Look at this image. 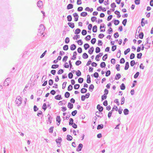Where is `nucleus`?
<instances>
[{
	"label": "nucleus",
	"mask_w": 153,
	"mask_h": 153,
	"mask_svg": "<svg viewBox=\"0 0 153 153\" xmlns=\"http://www.w3.org/2000/svg\"><path fill=\"white\" fill-rule=\"evenodd\" d=\"M39 33L38 35H43L44 31L45 30V27L42 24H41L39 25V28L38 29Z\"/></svg>",
	"instance_id": "f257e3e1"
},
{
	"label": "nucleus",
	"mask_w": 153,
	"mask_h": 153,
	"mask_svg": "<svg viewBox=\"0 0 153 153\" xmlns=\"http://www.w3.org/2000/svg\"><path fill=\"white\" fill-rule=\"evenodd\" d=\"M10 81L11 78L10 77H8L7 78L4 82V86L6 87L7 86H8L9 85V83L10 82Z\"/></svg>",
	"instance_id": "f03ea898"
},
{
	"label": "nucleus",
	"mask_w": 153,
	"mask_h": 153,
	"mask_svg": "<svg viewBox=\"0 0 153 153\" xmlns=\"http://www.w3.org/2000/svg\"><path fill=\"white\" fill-rule=\"evenodd\" d=\"M17 65L15 66V67H13L12 69V70L9 72V76L11 77L13 75V74L15 72L17 68Z\"/></svg>",
	"instance_id": "7ed1b4c3"
},
{
	"label": "nucleus",
	"mask_w": 153,
	"mask_h": 153,
	"mask_svg": "<svg viewBox=\"0 0 153 153\" xmlns=\"http://www.w3.org/2000/svg\"><path fill=\"white\" fill-rule=\"evenodd\" d=\"M83 145L82 144L80 143L79 144L77 148L76 149L77 152L80 151L83 147Z\"/></svg>",
	"instance_id": "20e7f679"
},
{
	"label": "nucleus",
	"mask_w": 153,
	"mask_h": 153,
	"mask_svg": "<svg viewBox=\"0 0 153 153\" xmlns=\"http://www.w3.org/2000/svg\"><path fill=\"white\" fill-rule=\"evenodd\" d=\"M97 109H98L100 112H101L102 111L103 108V107L102 106H101L100 104H98L97 106Z\"/></svg>",
	"instance_id": "39448f33"
},
{
	"label": "nucleus",
	"mask_w": 153,
	"mask_h": 153,
	"mask_svg": "<svg viewBox=\"0 0 153 153\" xmlns=\"http://www.w3.org/2000/svg\"><path fill=\"white\" fill-rule=\"evenodd\" d=\"M73 16L74 17V21L76 22L78 21L79 18V16L78 14L77 13H75L73 14Z\"/></svg>",
	"instance_id": "423d86ee"
},
{
	"label": "nucleus",
	"mask_w": 153,
	"mask_h": 153,
	"mask_svg": "<svg viewBox=\"0 0 153 153\" xmlns=\"http://www.w3.org/2000/svg\"><path fill=\"white\" fill-rule=\"evenodd\" d=\"M37 5L39 7L42 8L43 6L42 2L40 0L39 1L37 2Z\"/></svg>",
	"instance_id": "0eeeda50"
},
{
	"label": "nucleus",
	"mask_w": 153,
	"mask_h": 153,
	"mask_svg": "<svg viewBox=\"0 0 153 153\" xmlns=\"http://www.w3.org/2000/svg\"><path fill=\"white\" fill-rule=\"evenodd\" d=\"M55 141L57 144L60 145V143L62 141V139L61 137H59V138L56 139Z\"/></svg>",
	"instance_id": "6e6552de"
},
{
	"label": "nucleus",
	"mask_w": 153,
	"mask_h": 153,
	"mask_svg": "<svg viewBox=\"0 0 153 153\" xmlns=\"http://www.w3.org/2000/svg\"><path fill=\"white\" fill-rule=\"evenodd\" d=\"M56 122L59 123V124H58V123H57V124L58 126H59L61 120L60 116H57L56 117Z\"/></svg>",
	"instance_id": "1a4fd4ad"
},
{
	"label": "nucleus",
	"mask_w": 153,
	"mask_h": 153,
	"mask_svg": "<svg viewBox=\"0 0 153 153\" xmlns=\"http://www.w3.org/2000/svg\"><path fill=\"white\" fill-rule=\"evenodd\" d=\"M95 115L98 117L101 118L103 115H102V113L100 112L97 111L95 113Z\"/></svg>",
	"instance_id": "9d476101"
},
{
	"label": "nucleus",
	"mask_w": 153,
	"mask_h": 153,
	"mask_svg": "<svg viewBox=\"0 0 153 153\" xmlns=\"http://www.w3.org/2000/svg\"><path fill=\"white\" fill-rule=\"evenodd\" d=\"M77 54V53L76 51H74L73 53V55L72 57H71V59L72 60H75L76 59V55Z\"/></svg>",
	"instance_id": "9b49d317"
},
{
	"label": "nucleus",
	"mask_w": 153,
	"mask_h": 153,
	"mask_svg": "<svg viewBox=\"0 0 153 153\" xmlns=\"http://www.w3.org/2000/svg\"><path fill=\"white\" fill-rule=\"evenodd\" d=\"M94 48L93 47H91L90 49L88 50V52L90 55L92 54L94 52Z\"/></svg>",
	"instance_id": "f8f14e48"
},
{
	"label": "nucleus",
	"mask_w": 153,
	"mask_h": 153,
	"mask_svg": "<svg viewBox=\"0 0 153 153\" xmlns=\"http://www.w3.org/2000/svg\"><path fill=\"white\" fill-rule=\"evenodd\" d=\"M76 48V46L74 44H72L70 46V49L71 51H74Z\"/></svg>",
	"instance_id": "ddd939ff"
},
{
	"label": "nucleus",
	"mask_w": 153,
	"mask_h": 153,
	"mask_svg": "<svg viewBox=\"0 0 153 153\" xmlns=\"http://www.w3.org/2000/svg\"><path fill=\"white\" fill-rule=\"evenodd\" d=\"M55 99L57 100H60L62 99L61 95H57L55 97Z\"/></svg>",
	"instance_id": "4468645a"
},
{
	"label": "nucleus",
	"mask_w": 153,
	"mask_h": 153,
	"mask_svg": "<svg viewBox=\"0 0 153 153\" xmlns=\"http://www.w3.org/2000/svg\"><path fill=\"white\" fill-rule=\"evenodd\" d=\"M68 24L72 28H73L74 27V23L69 22L68 23Z\"/></svg>",
	"instance_id": "2eb2a0df"
},
{
	"label": "nucleus",
	"mask_w": 153,
	"mask_h": 153,
	"mask_svg": "<svg viewBox=\"0 0 153 153\" xmlns=\"http://www.w3.org/2000/svg\"><path fill=\"white\" fill-rule=\"evenodd\" d=\"M87 82L88 83H91V77L88 74L87 76Z\"/></svg>",
	"instance_id": "dca6fc26"
},
{
	"label": "nucleus",
	"mask_w": 153,
	"mask_h": 153,
	"mask_svg": "<svg viewBox=\"0 0 153 153\" xmlns=\"http://www.w3.org/2000/svg\"><path fill=\"white\" fill-rule=\"evenodd\" d=\"M73 7V5L71 4H68L67 6V9L69 10L72 9Z\"/></svg>",
	"instance_id": "f3484780"
},
{
	"label": "nucleus",
	"mask_w": 153,
	"mask_h": 153,
	"mask_svg": "<svg viewBox=\"0 0 153 153\" xmlns=\"http://www.w3.org/2000/svg\"><path fill=\"white\" fill-rule=\"evenodd\" d=\"M93 9L92 8H90L88 7H87L85 9V10L86 11H89L91 13L93 11Z\"/></svg>",
	"instance_id": "a211bd4d"
},
{
	"label": "nucleus",
	"mask_w": 153,
	"mask_h": 153,
	"mask_svg": "<svg viewBox=\"0 0 153 153\" xmlns=\"http://www.w3.org/2000/svg\"><path fill=\"white\" fill-rule=\"evenodd\" d=\"M94 88V86L93 84H91L89 87V90L91 92H92Z\"/></svg>",
	"instance_id": "6ab92c4d"
},
{
	"label": "nucleus",
	"mask_w": 153,
	"mask_h": 153,
	"mask_svg": "<svg viewBox=\"0 0 153 153\" xmlns=\"http://www.w3.org/2000/svg\"><path fill=\"white\" fill-rule=\"evenodd\" d=\"M121 77V75L120 74H116L115 79L116 80L119 79Z\"/></svg>",
	"instance_id": "aec40b11"
},
{
	"label": "nucleus",
	"mask_w": 153,
	"mask_h": 153,
	"mask_svg": "<svg viewBox=\"0 0 153 153\" xmlns=\"http://www.w3.org/2000/svg\"><path fill=\"white\" fill-rule=\"evenodd\" d=\"M129 67V64L128 62H127L126 63L125 66L124 68V69L126 70H127Z\"/></svg>",
	"instance_id": "412c9836"
},
{
	"label": "nucleus",
	"mask_w": 153,
	"mask_h": 153,
	"mask_svg": "<svg viewBox=\"0 0 153 153\" xmlns=\"http://www.w3.org/2000/svg\"><path fill=\"white\" fill-rule=\"evenodd\" d=\"M87 89L85 88H82L80 91L81 93L84 94L87 92Z\"/></svg>",
	"instance_id": "4be33fe9"
},
{
	"label": "nucleus",
	"mask_w": 153,
	"mask_h": 153,
	"mask_svg": "<svg viewBox=\"0 0 153 153\" xmlns=\"http://www.w3.org/2000/svg\"><path fill=\"white\" fill-rule=\"evenodd\" d=\"M92 31L94 33H96L97 31V26L96 25H94L92 28Z\"/></svg>",
	"instance_id": "5701e85b"
},
{
	"label": "nucleus",
	"mask_w": 153,
	"mask_h": 153,
	"mask_svg": "<svg viewBox=\"0 0 153 153\" xmlns=\"http://www.w3.org/2000/svg\"><path fill=\"white\" fill-rule=\"evenodd\" d=\"M88 43H85L84 45V47L85 50H87L90 47Z\"/></svg>",
	"instance_id": "b1692460"
},
{
	"label": "nucleus",
	"mask_w": 153,
	"mask_h": 153,
	"mask_svg": "<svg viewBox=\"0 0 153 153\" xmlns=\"http://www.w3.org/2000/svg\"><path fill=\"white\" fill-rule=\"evenodd\" d=\"M129 110L127 108L123 110V112L124 114L125 115H127L129 114Z\"/></svg>",
	"instance_id": "393cba45"
},
{
	"label": "nucleus",
	"mask_w": 153,
	"mask_h": 153,
	"mask_svg": "<svg viewBox=\"0 0 153 153\" xmlns=\"http://www.w3.org/2000/svg\"><path fill=\"white\" fill-rule=\"evenodd\" d=\"M66 103V101L65 100H63L62 101H60L59 102V104L60 105H62L63 104L65 105Z\"/></svg>",
	"instance_id": "a878e982"
},
{
	"label": "nucleus",
	"mask_w": 153,
	"mask_h": 153,
	"mask_svg": "<svg viewBox=\"0 0 153 153\" xmlns=\"http://www.w3.org/2000/svg\"><path fill=\"white\" fill-rule=\"evenodd\" d=\"M91 76H94L96 78H97L99 76V74H98V73H97V72H96L94 73L93 74H92V75H91Z\"/></svg>",
	"instance_id": "bb28decb"
},
{
	"label": "nucleus",
	"mask_w": 153,
	"mask_h": 153,
	"mask_svg": "<svg viewBox=\"0 0 153 153\" xmlns=\"http://www.w3.org/2000/svg\"><path fill=\"white\" fill-rule=\"evenodd\" d=\"M68 107L70 109H72L73 107V105L70 102H69L68 104Z\"/></svg>",
	"instance_id": "cd10ccee"
},
{
	"label": "nucleus",
	"mask_w": 153,
	"mask_h": 153,
	"mask_svg": "<svg viewBox=\"0 0 153 153\" xmlns=\"http://www.w3.org/2000/svg\"><path fill=\"white\" fill-rule=\"evenodd\" d=\"M81 30L79 28H77L75 30L74 33L76 35H78L80 33Z\"/></svg>",
	"instance_id": "c85d7f7f"
},
{
	"label": "nucleus",
	"mask_w": 153,
	"mask_h": 153,
	"mask_svg": "<svg viewBox=\"0 0 153 153\" xmlns=\"http://www.w3.org/2000/svg\"><path fill=\"white\" fill-rule=\"evenodd\" d=\"M67 139L68 141H71L73 139L72 137L70 135H68L67 136Z\"/></svg>",
	"instance_id": "c756f323"
},
{
	"label": "nucleus",
	"mask_w": 153,
	"mask_h": 153,
	"mask_svg": "<svg viewBox=\"0 0 153 153\" xmlns=\"http://www.w3.org/2000/svg\"><path fill=\"white\" fill-rule=\"evenodd\" d=\"M100 65L101 68H104L105 67L106 65L105 62H102L101 63Z\"/></svg>",
	"instance_id": "7c9ffc66"
},
{
	"label": "nucleus",
	"mask_w": 153,
	"mask_h": 153,
	"mask_svg": "<svg viewBox=\"0 0 153 153\" xmlns=\"http://www.w3.org/2000/svg\"><path fill=\"white\" fill-rule=\"evenodd\" d=\"M88 15L87 13L86 12H84L80 13V16L82 17H85Z\"/></svg>",
	"instance_id": "2f4dec72"
},
{
	"label": "nucleus",
	"mask_w": 153,
	"mask_h": 153,
	"mask_svg": "<svg viewBox=\"0 0 153 153\" xmlns=\"http://www.w3.org/2000/svg\"><path fill=\"white\" fill-rule=\"evenodd\" d=\"M88 56L86 53H84L82 55V57L84 59H86L88 58Z\"/></svg>",
	"instance_id": "473e14b6"
},
{
	"label": "nucleus",
	"mask_w": 153,
	"mask_h": 153,
	"mask_svg": "<svg viewBox=\"0 0 153 153\" xmlns=\"http://www.w3.org/2000/svg\"><path fill=\"white\" fill-rule=\"evenodd\" d=\"M103 127V125L101 124L98 125L97 127V129L100 130L102 129Z\"/></svg>",
	"instance_id": "72a5a7b5"
},
{
	"label": "nucleus",
	"mask_w": 153,
	"mask_h": 153,
	"mask_svg": "<svg viewBox=\"0 0 153 153\" xmlns=\"http://www.w3.org/2000/svg\"><path fill=\"white\" fill-rule=\"evenodd\" d=\"M74 120L73 118H70L69 119V124L70 126H72L74 123Z\"/></svg>",
	"instance_id": "f704fd0d"
},
{
	"label": "nucleus",
	"mask_w": 153,
	"mask_h": 153,
	"mask_svg": "<svg viewBox=\"0 0 153 153\" xmlns=\"http://www.w3.org/2000/svg\"><path fill=\"white\" fill-rule=\"evenodd\" d=\"M114 24L115 25H117L120 23V21L118 20L114 19Z\"/></svg>",
	"instance_id": "c9c22d12"
},
{
	"label": "nucleus",
	"mask_w": 153,
	"mask_h": 153,
	"mask_svg": "<svg viewBox=\"0 0 153 153\" xmlns=\"http://www.w3.org/2000/svg\"><path fill=\"white\" fill-rule=\"evenodd\" d=\"M19 96H18L16 98V100L15 101L16 104L18 106L19 105Z\"/></svg>",
	"instance_id": "e433bc0d"
},
{
	"label": "nucleus",
	"mask_w": 153,
	"mask_h": 153,
	"mask_svg": "<svg viewBox=\"0 0 153 153\" xmlns=\"http://www.w3.org/2000/svg\"><path fill=\"white\" fill-rule=\"evenodd\" d=\"M91 38V36L90 35H88L85 37V39L87 41H88L90 40Z\"/></svg>",
	"instance_id": "4c0bfd02"
},
{
	"label": "nucleus",
	"mask_w": 153,
	"mask_h": 153,
	"mask_svg": "<svg viewBox=\"0 0 153 153\" xmlns=\"http://www.w3.org/2000/svg\"><path fill=\"white\" fill-rule=\"evenodd\" d=\"M64 96L66 98H68L70 96V93L68 92H66Z\"/></svg>",
	"instance_id": "58836bf2"
},
{
	"label": "nucleus",
	"mask_w": 153,
	"mask_h": 153,
	"mask_svg": "<svg viewBox=\"0 0 153 153\" xmlns=\"http://www.w3.org/2000/svg\"><path fill=\"white\" fill-rule=\"evenodd\" d=\"M137 63V62L135 63V61L134 60H131L130 63V65L131 67L133 66L134 65L136 64Z\"/></svg>",
	"instance_id": "ea45409f"
},
{
	"label": "nucleus",
	"mask_w": 153,
	"mask_h": 153,
	"mask_svg": "<svg viewBox=\"0 0 153 153\" xmlns=\"http://www.w3.org/2000/svg\"><path fill=\"white\" fill-rule=\"evenodd\" d=\"M126 88V87L124 84L122 83L120 86V88L122 90H124Z\"/></svg>",
	"instance_id": "a19ab883"
},
{
	"label": "nucleus",
	"mask_w": 153,
	"mask_h": 153,
	"mask_svg": "<svg viewBox=\"0 0 153 153\" xmlns=\"http://www.w3.org/2000/svg\"><path fill=\"white\" fill-rule=\"evenodd\" d=\"M59 65L57 64L53 65H52L51 68L52 69H56L59 67Z\"/></svg>",
	"instance_id": "79ce46f5"
},
{
	"label": "nucleus",
	"mask_w": 153,
	"mask_h": 153,
	"mask_svg": "<svg viewBox=\"0 0 153 153\" xmlns=\"http://www.w3.org/2000/svg\"><path fill=\"white\" fill-rule=\"evenodd\" d=\"M67 20L70 22L72 21V17L71 16V15H69L67 17Z\"/></svg>",
	"instance_id": "37998d69"
},
{
	"label": "nucleus",
	"mask_w": 153,
	"mask_h": 153,
	"mask_svg": "<svg viewBox=\"0 0 153 153\" xmlns=\"http://www.w3.org/2000/svg\"><path fill=\"white\" fill-rule=\"evenodd\" d=\"M144 36V34L143 32H140L139 35V37L140 39H143Z\"/></svg>",
	"instance_id": "c03bdc74"
},
{
	"label": "nucleus",
	"mask_w": 153,
	"mask_h": 153,
	"mask_svg": "<svg viewBox=\"0 0 153 153\" xmlns=\"http://www.w3.org/2000/svg\"><path fill=\"white\" fill-rule=\"evenodd\" d=\"M76 74L77 76H79L81 75V72L79 70H77V71L76 72Z\"/></svg>",
	"instance_id": "a18cd8bd"
},
{
	"label": "nucleus",
	"mask_w": 153,
	"mask_h": 153,
	"mask_svg": "<svg viewBox=\"0 0 153 153\" xmlns=\"http://www.w3.org/2000/svg\"><path fill=\"white\" fill-rule=\"evenodd\" d=\"M108 57V54H105L102 57V59L104 61H105L107 59Z\"/></svg>",
	"instance_id": "49530a36"
},
{
	"label": "nucleus",
	"mask_w": 153,
	"mask_h": 153,
	"mask_svg": "<svg viewBox=\"0 0 153 153\" xmlns=\"http://www.w3.org/2000/svg\"><path fill=\"white\" fill-rule=\"evenodd\" d=\"M96 38H93L91 39V42L92 44L93 45H94V44H95V43L96 42Z\"/></svg>",
	"instance_id": "de8ad7c7"
},
{
	"label": "nucleus",
	"mask_w": 153,
	"mask_h": 153,
	"mask_svg": "<svg viewBox=\"0 0 153 153\" xmlns=\"http://www.w3.org/2000/svg\"><path fill=\"white\" fill-rule=\"evenodd\" d=\"M105 76L107 77H108L110 75L111 72L110 70H108L105 72Z\"/></svg>",
	"instance_id": "09e8293b"
},
{
	"label": "nucleus",
	"mask_w": 153,
	"mask_h": 153,
	"mask_svg": "<svg viewBox=\"0 0 153 153\" xmlns=\"http://www.w3.org/2000/svg\"><path fill=\"white\" fill-rule=\"evenodd\" d=\"M84 79L81 77L79 78L78 79V82L79 83H82L83 82Z\"/></svg>",
	"instance_id": "8fccbe9b"
},
{
	"label": "nucleus",
	"mask_w": 153,
	"mask_h": 153,
	"mask_svg": "<svg viewBox=\"0 0 153 153\" xmlns=\"http://www.w3.org/2000/svg\"><path fill=\"white\" fill-rule=\"evenodd\" d=\"M142 55V54L141 53H140L137 54V59H140L141 58Z\"/></svg>",
	"instance_id": "3c124183"
},
{
	"label": "nucleus",
	"mask_w": 153,
	"mask_h": 153,
	"mask_svg": "<svg viewBox=\"0 0 153 153\" xmlns=\"http://www.w3.org/2000/svg\"><path fill=\"white\" fill-rule=\"evenodd\" d=\"M77 43L78 44L81 45L83 44V42L81 39H79L77 41Z\"/></svg>",
	"instance_id": "603ef678"
},
{
	"label": "nucleus",
	"mask_w": 153,
	"mask_h": 153,
	"mask_svg": "<svg viewBox=\"0 0 153 153\" xmlns=\"http://www.w3.org/2000/svg\"><path fill=\"white\" fill-rule=\"evenodd\" d=\"M107 95L104 94L103 95H102V96L101 101H102L103 100H104L106 99V98H107Z\"/></svg>",
	"instance_id": "864d4df0"
},
{
	"label": "nucleus",
	"mask_w": 153,
	"mask_h": 153,
	"mask_svg": "<svg viewBox=\"0 0 153 153\" xmlns=\"http://www.w3.org/2000/svg\"><path fill=\"white\" fill-rule=\"evenodd\" d=\"M80 87V85L79 84H76L74 85V88L75 89H78Z\"/></svg>",
	"instance_id": "5fc2aeb1"
},
{
	"label": "nucleus",
	"mask_w": 153,
	"mask_h": 153,
	"mask_svg": "<svg viewBox=\"0 0 153 153\" xmlns=\"http://www.w3.org/2000/svg\"><path fill=\"white\" fill-rule=\"evenodd\" d=\"M80 38L79 35H76L74 36L73 37V39L74 40H77V39H79Z\"/></svg>",
	"instance_id": "6e6d98bb"
},
{
	"label": "nucleus",
	"mask_w": 153,
	"mask_h": 153,
	"mask_svg": "<svg viewBox=\"0 0 153 153\" xmlns=\"http://www.w3.org/2000/svg\"><path fill=\"white\" fill-rule=\"evenodd\" d=\"M119 34L118 32H116L114 35V37L115 38H117L119 36Z\"/></svg>",
	"instance_id": "4d7b16f0"
},
{
	"label": "nucleus",
	"mask_w": 153,
	"mask_h": 153,
	"mask_svg": "<svg viewBox=\"0 0 153 153\" xmlns=\"http://www.w3.org/2000/svg\"><path fill=\"white\" fill-rule=\"evenodd\" d=\"M100 51V48L98 47H97L95 49V52L96 53H99Z\"/></svg>",
	"instance_id": "13d9d810"
},
{
	"label": "nucleus",
	"mask_w": 153,
	"mask_h": 153,
	"mask_svg": "<svg viewBox=\"0 0 153 153\" xmlns=\"http://www.w3.org/2000/svg\"><path fill=\"white\" fill-rule=\"evenodd\" d=\"M64 72V70L62 69H59L57 72V74H62Z\"/></svg>",
	"instance_id": "bf43d9fd"
},
{
	"label": "nucleus",
	"mask_w": 153,
	"mask_h": 153,
	"mask_svg": "<svg viewBox=\"0 0 153 153\" xmlns=\"http://www.w3.org/2000/svg\"><path fill=\"white\" fill-rule=\"evenodd\" d=\"M73 89V86L71 85H70L68 88V90L69 91H70Z\"/></svg>",
	"instance_id": "052dcab7"
},
{
	"label": "nucleus",
	"mask_w": 153,
	"mask_h": 153,
	"mask_svg": "<svg viewBox=\"0 0 153 153\" xmlns=\"http://www.w3.org/2000/svg\"><path fill=\"white\" fill-rule=\"evenodd\" d=\"M130 50V48H127L126 50L124 52V54L125 55H126L128 53H129Z\"/></svg>",
	"instance_id": "680f3d73"
},
{
	"label": "nucleus",
	"mask_w": 153,
	"mask_h": 153,
	"mask_svg": "<svg viewBox=\"0 0 153 153\" xmlns=\"http://www.w3.org/2000/svg\"><path fill=\"white\" fill-rule=\"evenodd\" d=\"M87 33V32L85 30H83L82 32V35H85Z\"/></svg>",
	"instance_id": "e2e57ef3"
},
{
	"label": "nucleus",
	"mask_w": 153,
	"mask_h": 153,
	"mask_svg": "<svg viewBox=\"0 0 153 153\" xmlns=\"http://www.w3.org/2000/svg\"><path fill=\"white\" fill-rule=\"evenodd\" d=\"M97 19V18L95 16H93L91 18V20L92 22H94L95 21H97L96 20Z\"/></svg>",
	"instance_id": "0e129e2a"
},
{
	"label": "nucleus",
	"mask_w": 153,
	"mask_h": 153,
	"mask_svg": "<svg viewBox=\"0 0 153 153\" xmlns=\"http://www.w3.org/2000/svg\"><path fill=\"white\" fill-rule=\"evenodd\" d=\"M127 22V19H125L122 21V23L124 26H125Z\"/></svg>",
	"instance_id": "69168bd1"
},
{
	"label": "nucleus",
	"mask_w": 153,
	"mask_h": 153,
	"mask_svg": "<svg viewBox=\"0 0 153 153\" xmlns=\"http://www.w3.org/2000/svg\"><path fill=\"white\" fill-rule=\"evenodd\" d=\"M47 108L46 104L45 103H44L42 107V108L45 111L46 109Z\"/></svg>",
	"instance_id": "338daca9"
},
{
	"label": "nucleus",
	"mask_w": 153,
	"mask_h": 153,
	"mask_svg": "<svg viewBox=\"0 0 153 153\" xmlns=\"http://www.w3.org/2000/svg\"><path fill=\"white\" fill-rule=\"evenodd\" d=\"M73 75L72 73L71 72L69 73L68 74V78L70 79H71L73 78Z\"/></svg>",
	"instance_id": "774afa93"
}]
</instances>
